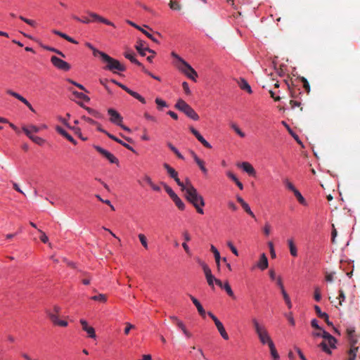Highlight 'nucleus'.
I'll return each instance as SVG.
<instances>
[{
  "instance_id": "36",
  "label": "nucleus",
  "mask_w": 360,
  "mask_h": 360,
  "mask_svg": "<svg viewBox=\"0 0 360 360\" xmlns=\"http://www.w3.org/2000/svg\"><path fill=\"white\" fill-rule=\"evenodd\" d=\"M167 146L179 159L184 160V157L179 153L177 148L174 147L171 143H167Z\"/></svg>"
},
{
  "instance_id": "27",
  "label": "nucleus",
  "mask_w": 360,
  "mask_h": 360,
  "mask_svg": "<svg viewBox=\"0 0 360 360\" xmlns=\"http://www.w3.org/2000/svg\"><path fill=\"white\" fill-rule=\"evenodd\" d=\"M163 167L167 170L168 174L170 176L171 178L173 179L176 177V175L178 174V172L174 168H172L167 163H164Z\"/></svg>"
},
{
  "instance_id": "25",
  "label": "nucleus",
  "mask_w": 360,
  "mask_h": 360,
  "mask_svg": "<svg viewBox=\"0 0 360 360\" xmlns=\"http://www.w3.org/2000/svg\"><path fill=\"white\" fill-rule=\"evenodd\" d=\"M287 243H288V245L289 247L290 255L293 257H297V248L294 243L293 239L292 238L288 239L287 240Z\"/></svg>"
},
{
  "instance_id": "16",
  "label": "nucleus",
  "mask_w": 360,
  "mask_h": 360,
  "mask_svg": "<svg viewBox=\"0 0 360 360\" xmlns=\"http://www.w3.org/2000/svg\"><path fill=\"white\" fill-rule=\"evenodd\" d=\"M269 262L268 259L264 253L262 254L259 260L257 263V266L262 271L268 268Z\"/></svg>"
},
{
  "instance_id": "8",
  "label": "nucleus",
  "mask_w": 360,
  "mask_h": 360,
  "mask_svg": "<svg viewBox=\"0 0 360 360\" xmlns=\"http://www.w3.org/2000/svg\"><path fill=\"white\" fill-rule=\"evenodd\" d=\"M94 148L104 158H105L110 163H118V159L115 158L111 153L108 151L107 150L98 146H94Z\"/></svg>"
},
{
  "instance_id": "39",
  "label": "nucleus",
  "mask_w": 360,
  "mask_h": 360,
  "mask_svg": "<svg viewBox=\"0 0 360 360\" xmlns=\"http://www.w3.org/2000/svg\"><path fill=\"white\" fill-rule=\"evenodd\" d=\"M223 288L225 290V291L230 297H231L232 298H235L234 293L228 281L225 282Z\"/></svg>"
},
{
  "instance_id": "33",
  "label": "nucleus",
  "mask_w": 360,
  "mask_h": 360,
  "mask_svg": "<svg viewBox=\"0 0 360 360\" xmlns=\"http://www.w3.org/2000/svg\"><path fill=\"white\" fill-rule=\"evenodd\" d=\"M269 349H270L271 355L273 357L274 360L278 359H279V355H278V354L277 352V350L276 349L274 343H273L271 345H269Z\"/></svg>"
},
{
  "instance_id": "35",
  "label": "nucleus",
  "mask_w": 360,
  "mask_h": 360,
  "mask_svg": "<svg viewBox=\"0 0 360 360\" xmlns=\"http://www.w3.org/2000/svg\"><path fill=\"white\" fill-rule=\"evenodd\" d=\"M230 127L235 131V132L240 136V137L243 138L245 136V134L244 132H243L240 128L238 127V125L236 123L231 122L230 124Z\"/></svg>"
},
{
  "instance_id": "45",
  "label": "nucleus",
  "mask_w": 360,
  "mask_h": 360,
  "mask_svg": "<svg viewBox=\"0 0 360 360\" xmlns=\"http://www.w3.org/2000/svg\"><path fill=\"white\" fill-rule=\"evenodd\" d=\"M300 80L302 82L303 88L307 91V93L309 94L310 92V85H309L307 79L305 77H302L300 78Z\"/></svg>"
},
{
  "instance_id": "6",
  "label": "nucleus",
  "mask_w": 360,
  "mask_h": 360,
  "mask_svg": "<svg viewBox=\"0 0 360 360\" xmlns=\"http://www.w3.org/2000/svg\"><path fill=\"white\" fill-rule=\"evenodd\" d=\"M177 68L189 79L196 82L197 72L185 60H181V64H176Z\"/></svg>"
},
{
  "instance_id": "59",
  "label": "nucleus",
  "mask_w": 360,
  "mask_h": 360,
  "mask_svg": "<svg viewBox=\"0 0 360 360\" xmlns=\"http://www.w3.org/2000/svg\"><path fill=\"white\" fill-rule=\"evenodd\" d=\"M182 87L186 94L190 95L191 91L189 89L188 84L186 82L182 83Z\"/></svg>"
},
{
  "instance_id": "44",
  "label": "nucleus",
  "mask_w": 360,
  "mask_h": 360,
  "mask_svg": "<svg viewBox=\"0 0 360 360\" xmlns=\"http://www.w3.org/2000/svg\"><path fill=\"white\" fill-rule=\"evenodd\" d=\"M155 102L158 105V108L159 110H161L162 108L168 106L167 103L160 98H156Z\"/></svg>"
},
{
  "instance_id": "48",
  "label": "nucleus",
  "mask_w": 360,
  "mask_h": 360,
  "mask_svg": "<svg viewBox=\"0 0 360 360\" xmlns=\"http://www.w3.org/2000/svg\"><path fill=\"white\" fill-rule=\"evenodd\" d=\"M242 207L244 209V210L252 218H255V214L252 212L250 206L248 204L245 202L243 205H241Z\"/></svg>"
},
{
  "instance_id": "43",
  "label": "nucleus",
  "mask_w": 360,
  "mask_h": 360,
  "mask_svg": "<svg viewBox=\"0 0 360 360\" xmlns=\"http://www.w3.org/2000/svg\"><path fill=\"white\" fill-rule=\"evenodd\" d=\"M19 18L21 20H22L23 22H25V23L28 24L29 25H30L33 27H35L37 26V22L33 20L26 18L23 17L22 15H20Z\"/></svg>"
},
{
  "instance_id": "41",
  "label": "nucleus",
  "mask_w": 360,
  "mask_h": 360,
  "mask_svg": "<svg viewBox=\"0 0 360 360\" xmlns=\"http://www.w3.org/2000/svg\"><path fill=\"white\" fill-rule=\"evenodd\" d=\"M190 131L200 143L202 141H204L203 136L195 128L191 127Z\"/></svg>"
},
{
  "instance_id": "12",
  "label": "nucleus",
  "mask_w": 360,
  "mask_h": 360,
  "mask_svg": "<svg viewBox=\"0 0 360 360\" xmlns=\"http://www.w3.org/2000/svg\"><path fill=\"white\" fill-rule=\"evenodd\" d=\"M277 285H278V287L281 289V293L283 295V299H284L286 304L288 305V308H291L292 304H291L290 297H289L288 293L286 292V291L284 289V286H283V282H282V279H281V277H278V279H277Z\"/></svg>"
},
{
  "instance_id": "54",
  "label": "nucleus",
  "mask_w": 360,
  "mask_h": 360,
  "mask_svg": "<svg viewBox=\"0 0 360 360\" xmlns=\"http://www.w3.org/2000/svg\"><path fill=\"white\" fill-rule=\"evenodd\" d=\"M67 81H68V82H70V84H72L73 85L76 86H77V87H78L79 89L83 90V91H85V92H86V93H89V91L85 89V87H84L83 85H82V84H79V83H77V82H76L73 81V80H72V79H67Z\"/></svg>"
},
{
  "instance_id": "46",
  "label": "nucleus",
  "mask_w": 360,
  "mask_h": 360,
  "mask_svg": "<svg viewBox=\"0 0 360 360\" xmlns=\"http://www.w3.org/2000/svg\"><path fill=\"white\" fill-rule=\"evenodd\" d=\"M162 184L164 186L165 191L167 193V194L169 195V197L172 199H173L175 196L177 195L169 186H167L165 184Z\"/></svg>"
},
{
  "instance_id": "15",
  "label": "nucleus",
  "mask_w": 360,
  "mask_h": 360,
  "mask_svg": "<svg viewBox=\"0 0 360 360\" xmlns=\"http://www.w3.org/2000/svg\"><path fill=\"white\" fill-rule=\"evenodd\" d=\"M240 167L250 176H255L256 171L251 164L248 162H243L241 163Z\"/></svg>"
},
{
  "instance_id": "5",
  "label": "nucleus",
  "mask_w": 360,
  "mask_h": 360,
  "mask_svg": "<svg viewBox=\"0 0 360 360\" xmlns=\"http://www.w3.org/2000/svg\"><path fill=\"white\" fill-rule=\"evenodd\" d=\"M174 107L179 110L183 112L186 114L188 117L193 120H198L199 116L195 112V111L184 100L179 99L175 104Z\"/></svg>"
},
{
  "instance_id": "11",
  "label": "nucleus",
  "mask_w": 360,
  "mask_h": 360,
  "mask_svg": "<svg viewBox=\"0 0 360 360\" xmlns=\"http://www.w3.org/2000/svg\"><path fill=\"white\" fill-rule=\"evenodd\" d=\"M6 93L20 101L22 103L25 104L31 111L34 112V110L32 108V105L30 103V102L26 98L22 97L21 95L10 89L7 90Z\"/></svg>"
},
{
  "instance_id": "21",
  "label": "nucleus",
  "mask_w": 360,
  "mask_h": 360,
  "mask_svg": "<svg viewBox=\"0 0 360 360\" xmlns=\"http://www.w3.org/2000/svg\"><path fill=\"white\" fill-rule=\"evenodd\" d=\"M122 89L127 92L129 95L135 98L136 99L139 100L142 103H146L145 98L143 96H141L139 94L131 90L126 86H122Z\"/></svg>"
},
{
  "instance_id": "29",
  "label": "nucleus",
  "mask_w": 360,
  "mask_h": 360,
  "mask_svg": "<svg viewBox=\"0 0 360 360\" xmlns=\"http://www.w3.org/2000/svg\"><path fill=\"white\" fill-rule=\"evenodd\" d=\"M204 174H207V169L205 166V162L198 158L194 160Z\"/></svg>"
},
{
  "instance_id": "9",
  "label": "nucleus",
  "mask_w": 360,
  "mask_h": 360,
  "mask_svg": "<svg viewBox=\"0 0 360 360\" xmlns=\"http://www.w3.org/2000/svg\"><path fill=\"white\" fill-rule=\"evenodd\" d=\"M108 113L110 115V121L117 125H121L122 123V117L121 115L112 108H110L108 110Z\"/></svg>"
},
{
  "instance_id": "38",
  "label": "nucleus",
  "mask_w": 360,
  "mask_h": 360,
  "mask_svg": "<svg viewBox=\"0 0 360 360\" xmlns=\"http://www.w3.org/2000/svg\"><path fill=\"white\" fill-rule=\"evenodd\" d=\"M91 299L101 302H105L107 301V297L104 294H98L97 295L92 296Z\"/></svg>"
},
{
  "instance_id": "3",
  "label": "nucleus",
  "mask_w": 360,
  "mask_h": 360,
  "mask_svg": "<svg viewBox=\"0 0 360 360\" xmlns=\"http://www.w3.org/2000/svg\"><path fill=\"white\" fill-rule=\"evenodd\" d=\"M101 59L103 62L107 63L105 67L106 70L113 72L115 70L123 72L126 70L124 65H122L117 60L111 58L105 53L101 55Z\"/></svg>"
},
{
  "instance_id": "20",
  "label": "nucleus",
  "mask_w": 360,
  "mask_h": 360,
  "mask_svg": "<svg viewBox=\"0 0 360 360\" xmlns=\"http://www.w3.org/2000/svg\"><path fill=\"white\" fill-rule=\"evenodd\" d=\"M128 23L130 25L133 26L134 27L140 30L142 33H143L147 37H148L153 41H154L155 43H159V41L151 34H150L148 32H147L144 29L141 28L140 26L137 25L136 24H135L134 22H133L131 21H128Z\"/></svg>"
},
{
  "instance_id": "56",
  "label": "nucleus",
  "mask_w": 360,
  "mask_h": 360,
  "mask_svg": "<svg viewBox=\"0 0 360 360\" xmlns=\"http://www.w3.org/2000/svg\"><path fill=\"white\" fill-rule=\"evenodd\" d=\"M268 246L269 248L271 257L272 258H276V252H275V250H274V247L273 243L272 242H269L268 243Z\"/></svg>"
},
{
  "instance_id": "55",
  "label": "nucleus",
  "mask_w": 360,
  "mask_h": 360,
  "mask_svg": "<svg viewBox=\"0 0 360 360\" xmlns=\"http://www.w3.org/2000/svg\"><path fill=\"white\" fill-rule=\"evenodd\" d=\"M227 246L230 248V250H231V252L236 255V256H238V251L237 250V249L236 248V247L233 245L232 242L231 241H228L227 242Z\"/></svg>"
},
{
  "instance_id": "40",
  "label": "nucleus",
  "mask_w": 360,
  "mask_h": 360,
  "mask_svg": "<svg viewBox=\"0 0 360 360\" xmlns=\"http://www.w3.org/2000/svg\"><path fill=\"white\" fill-rule=\"evenodd\" d=\"M30 130H31V134H32L33 132L34 133H37L39 131L40 129H46L47 128V126L45 125V124H43L41 125V127H37L35 125H30L28 127H27Z\"/></svg>"
},
{
  "instance_id": "57",
  "label": "nucleus",
  "mask_w": 360,
  "mask_h": 360,
  "mask_svg": "<svg viewBox=\"0 0 360 360\" xmlns=\"http://www.w3.org/2000/svg\"><path fill=\"white\" fill-rule=\"evenodd\" d=\"M337 298L340 300L339 302H338V305L341 306L342 302L345 300V295L342 290H339V296Z\"/></svg>"
},
{
  "instance_id": "2",
  "label": "nucleus",
  "mask_w": 360,
  "mask_h": 360,
  "mask_svg": "<svg viewBox=\"0 0 360 360\" xmlns=\"http://www.w3.org/2000/svg\"><path fill=\"white\" fill-rule=\"evenodd\" d=\"M252 323L255 329V331L262 345H267L268 346L274 343L271 338L270 335L268 333L266 327L259 323L257 319H252Z\"/></svg>"
},
{
  "instance_id": "17",
  "label": "nucleus",
  "mask_w": 360,
  "mask_h": 360,
  "mask_svg": "<svg viewBox=\"0 0 360 360\" xmlns=\"http://www.w3.org/2000/svg\"><path fill=\"white\" fill-rule=\"evenodd\" d=\"M314 309H315V311H316V314L320 318L323 319L328 326H331L333 327V323L331 321H330L328 315L326 313L322 312L321 310V308L319 306H317V305L314 306Z\"/></svg>"
},
{
  "instance_id": "50",
  "label": "nucleus",
  "mask_w": 360,
  "mask_h": 360,
  "mask_svg": "<svg viewBox=\"0 0 360 360\" xmlns=\"http://www.w3.org/2000/svg\"><path fill=\"white\" fill-rule=\"evenodd\" d=\"M171 319H175V323L176 324V326L181 330H183L184 328H186L184 323L179 320L176 316H171L170 317Z\"/></svg>"
},
{
  "instance_id": "22",
  "label": "nucleus",
  "mask_w": 360,
  "mask_h": 360,
  "mask_svg": "<svg viewBox=\"0 0 360 360\" xmlns=\"http://www.w3.org/2000/svg\"><path fill=\"white\" fill-rule=\"evenodd\" d=\"M237 84L241 89L246 91L248 94H252V89L248 83L247 80L243 78H240L237 81Z\"/></svg>"
},
{
  "instance_id": "60",
  "label": "nucleus",
  "mask_w": 360,
  "mask_h": 360,
  "mask_svg": "<svg viewBox=\"0 0 360 360\" xmlns=\"http://www.w3.org/2000/svg\"><path fill=\"white\" fill-rule=\"evenodd\" d=\"M144 117L149 120V121H151L153 122H158V120L155 117L153 116V115H150L149 113L148 112H145L144 113Z\"/></svg>"
},
{
  "instance_id": "62",
  "label": "nucleus",
  "mask_w": 360,
  "mask_h": 360,
  "mask_svg": "<svg viewBox=\"0 0 360 360\" xmlns=\"http://www.w3.org/2000/svg\"><path fill=\"white\" fill-rule=\"evenodd\" d=\"M126 327L124 328V334L128 335L129 333V331L131 329H133L135 328V326L130 323H125Z\"/></svg>"
},
{
  "instance_id": "28",
  "label": "nucleus",
  "mask_w": 360,
  "mask_h": 360,
  "mask_svg": "<svg viewBox=\"0 0 360 360\" xmlns=\"http://www.w3.org/2000/svg\"><path fill=\"white\" fill-rule=\"evenodd\" d=\"M218 331L219 332L220 335H221V337L224 339V340H229V335L222 324V323L221 322L220 323H219L218 326H216Z\"/></svg>"
},
{
  "instance_id": "19",
  "label": "nucleus",
  "mask_w": 360,
  "mask_h": 360,
  "mask_svg": "<svg viewBox=\"0 0 360 360\" xmlns=\"http://www.w3.org/2000/svg\"><path fill=\"white\" fill-rule=\"evenodd\" d=\"M56 130L65 139H67L69 141L72 143L74 145L77 144V141L75 139L72 138L71 135H70L65 130H64L61 127L57 126L56 127Z\"/></svg>"
},
{
  "instance_id": "31",
  "label": "nucleus",
  "mask_w": 360,
  "mask_h": 360,
  "mask_svg": "<svg viewBox=\"0 0 360 360\" xmlns=\"http://www.w3.org/2000/svg\"><path fill=\"white\" fill-rule=\"evenodd\" d=\"M86 46L90 49L92 52H93V55L95 56V57H101V55L104 53V52H102L98 49H96L92 44H91L90 43H86Z\"/></svg>"
},
{
  "instance_id": "61",
  "label": "nucleus",
  "mask_w": 360,
  "mask_h": 360,
  "mask_svg": "<svg viewBox=\"0 0 360 360\" xmlns=\"http://www.w3.org/2000/svg\"><path fill=\"white\" fill-rule=\"evenodd\" d=\"M38 231L41 233L40 239L41 242H43L44 243H46L49 241V238L46 236V233L40 229H39Z\"/></svg>"
},
{
  "instance_id": "18",
  "label": "nucleus",
  "mask_w": 360,
  "mask_h": 360,
  "mask_svg": "<svg viewBox=\"0 0 360 360\" xmlns=\"http://www.w3.org/2000/svg\"><path fill=\"white\" fill-rule=\"evenodd\" d=\"M189 297L191 301L193 302V304L196 307L198 311L200 314V316L205 317L206 313L200 302L193 295H190Z\"/></svg>"
},
{
  "instance_id": "52",
  "label": "nucleus",
  "mask_w": 360,
  "mask_h": 360,
  "mask_svg": "<svg viewBox=\"0 0 360 360\" xmlns=\"http://www.w3.org/2000/svg\"><path fill=\"white\" fill-rule=\"evenodd\" d=\"M294 194L301 204H305V200L298 190L295 191Z\"/></svg>"
},
{
  "instance_id": "7",
  "label": "nucleus",
  "mask_w": 360,
  "mask_h": 360,
  "mask_svg": "<svg viewBox=\"0 0 360 360\" xmlns=\"http://www.w3.org/2000/svg\"><path fill=\"white\" fill-rule=\"evenodd\" d=\"M51 62L56 68L59 70L63 71H68L70 70L71 66L68 63L55 56H51Z\"/></svg>"
},
{
  "instance_id": "13",
  "label": "nucleus",
  "mask_w": 360,
  "mask_h": 360,
  "mask_svg": "<svg viewBox=\"0 0 360 360\" xmlns=\"http://www.w3.org/2000/svg\"><path fill=\"white\" fill-rule=\"evenodd\" d=\"M80 323L82 326V330L87 333L89 338H96V333H95L94 328L91 326H88V323L86 320L81 319Z\"/></svg>"
},
{
  "instance_id": "1",
  "label": "nucleus",
  "mask_w": 360,
  "mask_h": 360,
  "mask_svg": "<svg viewBox=\"0 0 360 360\" xmlns=\"http://www.w3.org/2000/svg\"><path fill=\"white\" fill-rule=\"evenodd\" d=\"M186 200L191 202L196 209L199 214H202L204 211L202 207L205 206V201L201 195H200L197 189L194 186H190L187 193H185Z\"/></svg>"
},
{
  "instance_id": "26",
  "label": "nucleus",
  "mask_w": 360,
  "mask_h": 360,
  "mask_svg": "<svg viewBox=\"0 0 360 360\" xmlns=\"http://www.w3.org/2000/svg\"><path fill=\"white\" fill-rule=\"evenodd\" d=\"M124 57L127 59H129L131 63L139 65V66H142V63H141L139 61H138L135 56H134V53H132V52H126L124 53Z\"/></svg>"
},
{
  "instance_id": "4",
  "label": "nucleus",
  "mask_w": 360,
  "mask_h": 360,
  "mask_svg": "<svg viewBox=\"0 0 360 360\" xmlns=\"http://www.w3.org/2000/svg\"><path fill=\"white\" fill-rule=\"evenodd\" d=\"M354 333L355 330L354 328H347V335L350 343V349L348 352V360H355V358L356 356V352L358 350V347H356L355 345L357 342V339Z\"/></svg>"
},
{
  "instance_id": "63",
  "label": "nucleus",
  "mask_w": 360,
  "mask_h": 360,
  "mask_svg": "<svg viewBox=\"0 0 360 360\" xmlns=\"http://www.w3.org/2000/svg\"><path fill=\"white\" fill-rule=\"evenodd\" d=\"M206 279H207L208 285L210 286H211L212 288H214V281L215 282V279H217V278H214V276L212 275V276L206 277Z\"/></svg>"
},
{
  "instance_id": "51",
  "label": "nucleus",
  "mask_w": 360,
  "mask_h": 360,
  "mask_svg": "<svg viewBox=\"0 0 360 360\" xmlns=\"http://www.w3.org/2000/svg\"><path fill=\"white\" fill-rule=\"evenodd\" d=\"M314 300L316 302H319L321 299V290H320L319 287H318V286L315 287V288H314Z\"/></svg>"
},
{
  "instance_id": "47",
  "label": "nucleus",
  "mask_w": 360,
  "mask_h": 360,
  "mask_svg": "<svg viewBox=\"0 0 360 360\" xmlns=\"http://www.w3.org/2000/svg\"><path fill=\"white\" fill-rule=\"evenodd\" d=\"M47 314H48L49 319L51 320V321L53 323V324L56 325V323H58V321L59 320L58 316V314H54L51 311H48Z\"/></svg>"
},
{
  "instance_id": "64",
  "label": "nucleus",
  "mask_w": 360,
  "mask_h": 360,
  "mask_svg": "<svg viewBox=\"0 0 360 360\" xmlns=\"http://www.w3.org/2000/svg\"><path fill=\"white\" fill-rule=\"evenodd\" d=\"M207 314L213 320V321L215 323V326H218L219 323H221V321L217 318V316H214L212 312L209 311Z\"/></svg>"
},
{
  "instance_id": "34",
  "label": "nucleus",
  "mask_w": 360,
  "mask_h": 360,
  "mask_svg": "<svg viewBox=\"0 0 360 360\" xmlns=\"http://www.w3.org/2000/svg\"><path fill=\"white\" fill-rule=\"evenodd\" d=\"M70 91H72V94L78 98H80V99H82L85 101H90V98L89 96H87L86 95H85L83 93H81V92H78L77 91H72V89H70Z\"/></svg>"
},
{
  "instance_id": "24",
  "label": "nucleus",
  "mask_w": 360,
  "mask_h": 360,
  "mask_svg": "<svg viewBox=\"0 0 360 360\" xmlns=\"http://www.w3.org/2000/svg\"><path fill=\"white\" fill-rule=\"evenodd\" d=\"M108 137L110 139H111L112 140L119 143L120 144H121L122 146H123L124 147H125L126 148H127L128 150L132 151L133 153H135V150L131 147L130 146L129 144L126 143L125 142L122 141L121 139L117 138L116 136H115L114 135L112 134H108Z\"/></svg>"
},
{
  "instance_id": "53",
  "label": "nucleus",
  "mask_w": 360,
  "mask_h": 360,
  "mask_svg": "<svg viewBox=\"0 0 360 360\" xmlns=\"http://www.w3.org/2000/svg\"><path fill=\"white\" fill-rule=\"evenodd\" d=\"M139 238L140 242L142 244V245L146 249H148V243H147V239H146V236L143 234L140 233V234H139Z\"/></svg>"
},
{
  "instance_id": "49",
  "label": "nucleus",
  "mask_w": 360,
  "mask_h": 360,
  "mask_svg": "<svg viewBox=\"0 0 360 360\" xmlns=\"http://www.w3.org/2000/svg\"><path fill=\"white\" fill-rule=\"evenodd\" d=\"M329 345H328V343L326 342V341H323L321 343H320L319 345V347L321 348V349L323 351H324L325 352H326L327 354H331V351L329 349Z\"/></svg>"
},
{
  "instance_id": "30",
  "label": "nucleus",
  "mask_w": 360,
  "mask_h": 360,
  "mask_svg": "<svg viewBox=\"0 0 360 360\" xmlns=\"http://www.w3.org/2000/svg\"><path fill=\"white\" fill-rule=\"evenodd\" d=\"M198 262H199V264H200V266H202V268L203 269V271H204V274L205 275V277H208L210 276H212L211 269L209 268V266L204 262H202L201 260H199Z\"/></svg>"
},
{
  "instance_id": "42",
  "label": "nucleus",
  "mask_w": 360,
  "mask_h": 360,
  "mask_svg": "<svg viewBox=\"0 0 360 360\" xmlns=\"http://www.w3.org/2000/svg\"><path fill=\"white\" fill-rule=\"evenodd\" d=\"M80 105L82 107L84 108L89 114L92 115L95 117H97V118H100L101 117V115H100V113L94 110V109H92L91 108L84 107L82 103L80 104Z\"/></svg>"
},
{
  "instance_id": "10",
  "label": "nucleus",
  "mask_w": 360,
  "mask_h": 360,
  "mask_svg": "<svg viewBox=\"0 0 360 360\" xmlns=\"http://www.w3.org/2000/svg\"><path fill=\"white\" fill-rule=\"evenodd\" d=\"M22 129L25 134L29 137V139L35 143L39 146H42L45 143V140L42 138L34 136L32 134H31V130H30L27 127L23 126Z\"/></svg>"
},
{
  "instance_id": "23",
  "label": "nucleus",
  "mask_w": 360,
  "mask_h": 360,
  "mask_svg": "<svg viewBox=\"0 0 360 360\" xmlns=\"http://www.w3.org/2000/svg\"><path fill=\"white\" fill-rule=\"evenodd\" d=\"M89 15L95 20H98L101 22H103L105 25H110V26H114V24L109 21L108 20L100 16L99 15L95 13H93V12H88Z\"/></svg>"
},
{
  "instance_id": "14",
  "label": "nucleus",
  "mask_w": 360,
  "mask_h": 360,
  "mask_svg": "<svg viewBox=\"0 0 360 360\" xmlns=\"http://www.w3.org/2000/svg\"><path fill=\"white\" fill-rule=\"evenodd\" d=\"M144 41L139 40V41H137V44L136 45V50L142 56H146V51H148L149 53L155 54V52L153 50L150 49L147 46H144Z\"/></svg>"
},
{
  "instance_id": "32",
  "label": "nucleus",
  "mask_w": 360,
  "mask_h": 360,
  "mask_svg": "<svg viewBox=\"0 0 360 360\" xmlns=\"http://www.w3.org/2000/svg\"><path fill=\"white\" fill-rule=\"evenodd\" d=\"M172 200L175 203L176 206L181 210H184L185 209V205L184 202L178 197V195L175 196Z\"/></svg>"
},
{
  "instance_id": "37",
  "label": "nucleus",
  "mask_w": 360,
  "mask_h": 360,
  "mask_svg": "<svg viewBox=\"0 0 360 360\" xmlns=\"http://www.w3.org/2000/svg\"><path fill=\"white\" fill-rule=\"evenodd\" d=\"M169 8L174 11H180L181 6L179 1L171 0L169 4Z\"/></svg>"
},
{
  "instance_id": "58",
  "label": "nucleus",
  "mask_w": 360,
  "mask_h": 360,
  "mask_svg": "<svg viewBox=\"0 0 360 360\" xmlns=\"http://www.w3.org/2000/svg\"><path fill=\"white\" fill-rule=\"evenodd\" d=\"M285 186L289 189L291 191H292L293 193L295 192V191H296V188L294 186V185L290 182L288 179H286L285 181Z\"/></svg>"
}]
</instances>
